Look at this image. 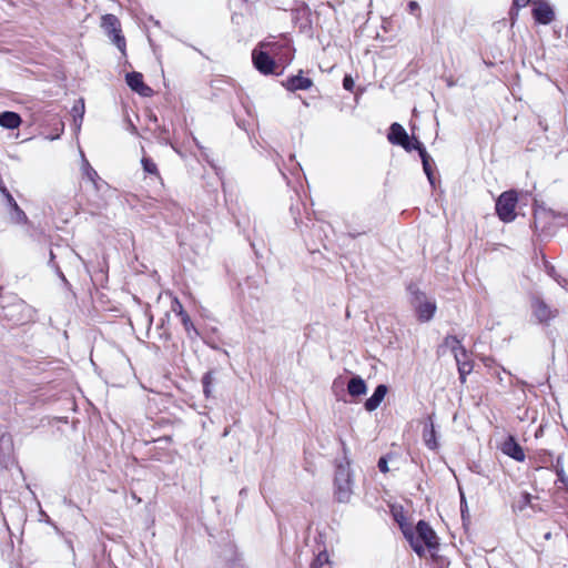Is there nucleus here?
I'll list each match as a JSON object with an SVG mask.
<instances>
[{
  "label": "nucleus",
  "instance_id": "nucleus-3",
  "mask_svg": "<svg viewBox=\"0 0 568 568\" xmlns=\"http://www.w3.org/2000/svg\"><path fill=\"white\" fill-rule=\"evenodd\" d=\"M412 305L420 322L430 321L437 308L435 301L422 292H415L413 294Z\"/></svg>",
  "mask_w": 568,
  "mask_h": 568
},
{
  "label": "nucleus",
  "instance_id": "nucleus-17",
  "mask_svg": "<svg viewBox=\"0 0 568 568\" xmlns=\"http://www.w3.org/2000/svg\"><path fill=\"white\" fill-rule=\"evenodd\" d=\"M84 112H85L84 101H83V99H79L77 101V103L72 106V115H73L74 128H75L77 132L80 131V129H81Z\"/></svg>",
  "mask_w": 568,
  "mask_h": 568
},
{
  "label": "nucleus",
  "instance_id": "nucleus-5",
  "mask_svg": "<svg viewBox=\"0 0 568 568\" xmlns=\"http://www.w3.org/2000/svg\"><path fill=\"white\" fill-rule=\"evenodd\" d=\"M392 144L400 145L406 151L419 149V141L409 136L406 130L399 123H393L387 135Z\"/></svg>",
  "mask_w": 568,
  "mask_h": 568
},
{
  "label": "nucleus",
  "instance_id": "nucleus-18",
  "mask_svg": "<svg viewBox=\"0 0 568 568\" xmlns=\"http://www.w3.org/2000/svg\"><path fill=\"white\" fill-rule=\"evenodd\" d=\"M417 150L419 152V155H420V159L423 162L424 172L426 173L430 184L433 185L434 184V175H433V171H432V159L427 154L425 149L422 146V144L419 145V149H417Z\"/></svg>",
  "mask_w": 568,
  "mask_h": 568
},
{
  "label": "nucleus",
  "instance_id": "nucleus-25",
  "mask_svg": "<svg viewBox=\"0 0 568 568\" xmlns=\"http://www.w3.org/2000/svg\"><path fill=\"white\" fill-rule=\"evenodd\" d=\"M343 87H344L345 90H348V91L353 90V88H354V80H353V78L351 75H346L344 78Z\"/></svg>",
  "mask_w": 568,
  "mask_h": 568
},
{
  "label": "nucleus",
  "instance_id": "nucleus-24",
  "mask_svg": "<svg viewBox=\"0 0 568 568\" xmlns=\"http://www.w3.org/2000/svg\"><path fill=\"white\" fill-rule=\"evenodd\" d=\"M172 311L176 313L179 316H182V314L186 313L178 298H174L172 303Z\"/></svg>",
  "mask_w": 568,
  "mask_h": 568
},
{
  "label": "nucleus",
  "instance_id": "nucleus-20",
  "mask_svg": "<svg viewBox=\"0 0 568 568\" xmlns=\"http://www.w3.org/2000/svg\"><path fill=\"white\" fill-rule=\"evenodd\" d=\"M424 440L429 448H432V449L436 448L437 443L435 440V429H434L433 424H430L428 427L425 428Z\"/></svg>",
  "mask_w": 568,
  "mask_h": 568
},
{
  "label": "nucleus",
  "instance_id": "nucleus-28",
  "mask_svg": "<svg viewBox=\"0 0 568 568\" xmlns=\"http://www.w3.org/2000/svg\"><path fill=\"white\" fill-rule=\"evenodd\" d=\"M530 0H514V6L518 9L525 8Z\"/></svg>",
  "mask_w": 568,
  "mask_h": 568
},
{
  "label": "nucleus",
  "instance_id": "nucleus-10",
  "mask_svg": "<svg viewBox=\"0 0 568 568\" xmlns=\"http://www.w3.org/2000/svg\"><path fill=\"white\" fill-rule=\"evenodd\" d=\"M501 452L517 462H523L525 459V453L523 448L511 436L506 438L501 444Z\"/></svg>",
  "mask_w": 568,
  "mask_h": 568
},
{
  "label": "nucleus",
  "instance_id": "nucleus-2",
  "mask_svg": "<svg viewBox=\"0 0 568 568\" xmlns=\"http://www.w3.org/2000/svg\"><path fill=\"white\" fill-rule=\"evenodd\" d=\"M260 48L261 49L253 50L252 53L254 67L264 74H271L274 72L275 62L270 57L268 51L275 53L280 47L276 43L262 42Z\"/></svg>",
  "mask_w": 568,
  "mask_h": 568
},
{
  "label": "nucleus",
  "instance_id": "nucleus-21",
  "mask_svg": "<svg viewBox=\"0 0 568 568\" xmlns=\"http://www.w3.org/2000/svg\"><path fill=\"white\" fill-rule=\"evenodd\" d=\"M141 162L145 172L150 174H158L156 164L152 160L148 158H142Z\"/></svg>",
  "mask_w": 568,
  "mask_h": 568
},
{
  "label": "nucleus",
  "instance_id": "nucleus-29",
  "mask_svg": "<svg viewBox=\"0 0 568 568\" xmlns=\"http://www.w3.org/2000/svg\"><path fill=\"white\" fill-rule=\"evenodd\" d=\"M561 481L566 485V487L568 489V479L567 478H562Z\"/></svg>",
  "mask_w": 568,
  "mask_h": 568
},
{
  "label": "nucleus",
  "instance_id": "nucleus-19",
  "mask_svg": "<svg viewBox=\"0 0 568 568\" xmlns=\"http://www.w3.org/2000/svg\"><path fill=\"white\" fill-rule=\"evenodd\" d=\"M82 172L83 175L91 181L94 185L97 184L98 173L93 170V168L89 164L87 159L82 155Z\"/></svg>",
  "mask_w": 568,
  "mask_h": 568
},
{
  "label": "nucleus",
  "instance_id": "nucleus-27",
  "mask_svg": "<svg viewBox=\"0 0 568 568\" xmlns=\"http://www.w3.org/2000/svg\"><path fill=\"white\" fill-rule=\"evenodd\" d=\"M203 383L205 386L204 392H205V394H209L210 393V383H211V376L209 374L204 376Z\"/></svg>",
  "mask_w": 568,
  "mask_h": 568
},
{
  "label": "nucleus",
  "instance_id": "nucleus-16",
  "mask_svg": "<svg viewBox=\"0 0 568 568\" xmlns=\"http://www.w3.org/2000/svg\"><path fill=\"white\" fill-rule=\"evenodd\" d=\"M347 392L351 396L354 397L365 395L367 392V386L362 377L354 376L347 384Z\"/></svg>",
  "mask_w": 568,
  "mask_h": 568
},
{
  "label": "nucleus",
  "instance_id": "nucleus-6",
  "mask_svg": "<svg viewBox=\"0 0 568 568\" xmlns=\"http://www.w3.org/2000/svg\"><path fill=\"white\" fill-rule=\"evenodd\" d=\"M517 195L515 192H504L496 202V212L504 222H511L516 217Z\"/></svg>",
  "mask_w": 568,
  "mask_h": 568
},
{
  "label": "nucleus",
  "instance_id": "nucleus-15",
  "mask_svg": "<svg viewBox=\"0 0 568 568\" xmlns=\"http://www.w3.org/2000/svg\"><path fill=\"white\" fill-rule=\"evenodd\" d=\"M312 84L313 82L311 79L305 78L301 74L287 79L285 83L286 88L291 91L306 90L310 89Z\"/></svg>",
  "mask_w": 568,
  "mask_h": 568
},
{
  "label": "nucleus",
  "instance_id": "nucleus-1",
  "mask_svg": "<svg viewBox=\"0 0 568 568\" xmlns=\"http://www.w3.org/2000/svg\"><path fill=\"white\" fill-rule=\"evenodd\" d=\"M397 521L405 538L418 556H425L426 552H433L437 548L438 538L427 523L420 520L415 528H412L399 518Z\"/></svg>",
  "mask_w": 568,
  "mask_h": 568
},
{
  "label": "nucleus",
  "instance_id": "nucleus-23",
  "mask_svg": "<svg viewBox=\"0 0 568 568\" xmlns=\"http://www.w3.org/2000/svg\"><path fill=\"white\" fill-rule=\"evenodd\" d=\"M180 317H181V322H182V324H183V326H184L185 331H186L187 333H190V332H191V329H193V328H194V327H193V324H192V321H191V318H190V316L185 313V314H182V316H180Z\"/></svg>",
  "mask_w": 568,
  "mask_h": 568
},
{
  "label": "nucleus",
  "instance_id": "nucleus-14",
  "mask_svg": "<svg viewBox=\"0 0 568 568\" xmlns=\"http://www.w3.org/2000/svg\"><path fill=\"white\" fill-rule=\"evenodd\" d=\"M22 120L21 116L11 111L0 113V126L9 130H13L20 126Z\"/></svg>",
  "mask_w": 568,
  "mask_h": 568
},
{
  "label": "nucleus",
  "instance_id": "nucleus-4",
  "mask_svg": "<svg viewBox=\"0 0 568 568\" xmlns=\"http://www.w3.org/2000/svg\"><path fill=\"white\" fill-rule=\"evenodd\" d=\"M101 27L104 32L109 36L111 41L118 47V49L125 52V39L121 34V27L119 19L113 14H104L101 18Z\"/></svg>",
  "mask_w": 568,
  "mask_h": 568
},
{
  "label": "nucleus",
  "instance_id": "nucleus-7",
  "mask_svg": "<svg viewBox=\"0 0 568 568\" xmlns=\"http://www.w3.org/2000/svg\"><path fill=\"white\" fill-rule=\"evenodd\" d=\"M335 495L339 501H347L352 495V478L346 468H339L335 478Z\"/></svg>",
  "mask_w": 568,
  "mask_h": 568
},
{
  "label": "nucleus",
  "instance_id": "nucleus-9",
  "mask_svg": "<svg viewBox=\"0 0 568 568\" xmlns=\"http://www.w3.org/2000/svg\"><path fill=\"white\" fill-rule=\"evenodd\" d=\"M532 16L537 22L548 24L554 20L555 12L549 3L538 0L534 2Z\"/></svg>",
  "mask_w": 568,
  "mask_h": 568
},
{
  "label": "nucleus",
  "instance_id": "nucleus-26",
  "mask_svg": "<svg viewBox=\"0 0 568 568\" xmlns=\"http://www.w3.org/2000/svg\"><path fill=\"white\" fill-rule=\"evenodd\" d=\"M378 468L382 473H387L388 471V465H387V460L382 457L379 460H378Z\"/></svg>",
  "mask_w": 568,
  "mask_h": 568
},
{
  "label": "nucleus",
  "instance_id": "nucleus-12",
  "mask_svg": "<svg viewBox=\"0 0 568 568\" xmlns=\"http://www.w3.org/2000/svg\"><path fill=\"white\" fill-rule=\"evenodd\" d=\"M388 392V388L386 385L382 384V385H378L373 395L366 399L364 406H365V409L367 412H374L375 409L378 408V406L381 405V403L384 400L386 394Z\"/></svg>",
  "mask_w": 568,
  "mask_h": 568
},
{
  "label": "nucleus",
  "instance_id": "nucleus-11",
  "mask_svg": "<svg viewBox=\"0 0 568 568\" xmlns=\"http://www.w3.org/2000/svg\"><path fill=\"white\" fill-rule=\"evenodd\" d=\"M2 193L4 194L8 204L10 205L12 212H11V221L16 224H23L28 222V217L26 213L20 209L13 196L6 190H2Z\"/></svg>",
  "mask_w": 568,
  "mask_h": 568
},
{
  "label": "nucleus",
  "instance_id": "nucleus-22",
  "mask_svg": "<svg viewBox=\"0 0 568 568\" xmlns=\"http://www.w3.org/2000/svg\"><path fill=\"white\" fill-rule=\"evenodd\" d=\"M328 556L325 552H322L317 556V558L312 564V568H322V566L327 562Z\"/></svg>",
  "mask_w": 568,
  "mask_h": 568
},
{
  "label": "nucleus",
  "instance_id": "nucleus-8",
  "mask_svg": "<svg viewBox=\"0 0 568 568\" xmlns=\"http://www.w3.org/2000/svg\"><path fill=\"white\" fill-rule=\"evenodd\" d=\"M126 84L131 90L139 93L142 97H151L153 91L143 81V75L140 72H130L125 77Z\"/></svg>",
  "mask_w": 568,
  "mask_h": 568
},
{
  "label": "nucleus",
  "instance_id": "nucleus-13",
  "mask_svg": "<svg viewBox=\"0 0 568 568\" xmlns=\"http://www.w3.org/2000/svg\"><path fill=\"white\" fill-rule=\"evenodd\" d=\"M532 313L539 322H547L555 316V312L541 301H535L532 304Z\"/></svg>",
  "mask_w": 568,
  "mask_h": 568
}]
</instances>
